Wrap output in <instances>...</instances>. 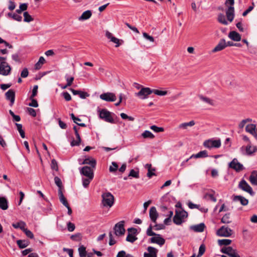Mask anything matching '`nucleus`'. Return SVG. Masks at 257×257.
<instances>
[{
	"label": "nucleus",
	"instance_id": "nucleus-41",
	"mask_svg": "<svg viewBox=\"0 0 257 257\" xmlns=\"http://www.w3.org/2000/svg\"><path fill=\"white\" fill-rule=\"evenodd\" d=\"M231 243V240L229 239H218V243L219 245H228Z\"/></svg>",
	"mask_w": 257,
	"mask_h": 257
},
{
	"label": "nucleus",
	"instance_id": "nucleus-35",
	"mask_svg": "<svg viewBox=\"0 0 257 257\" xmlns=\"http://www.w3.org/2000/svg\"><path fill=\"white\" fill-rule=\"evenodd\" d=\"M227 254L230 257H240L239 255L237 253L235 249H234L232 247L229 246L228 253Z\"/></svg>",
	"mask_w": 257,
	"mask_h": 257
},
{
	"label": "nucleus",
	"instance_id": "nucleus-23",
	"mask_svg": "<svg viewBox=\"0 0 257 257\" xmlns=\"http://www.w3.org/2000/svg\"><path fill=\"white\" fill-rule=\"evenodd\" d=\"M205 227V225L204 223H201L198 224L191 226L190 228L195 232H201L204 231Z\"/></svg>",
	"mask_w": 257,
	"mask_h": 257
},
{
	"label": "nucleus",
	"instance_id": "nucleus-39",
	"mask_svg": "<svg viewBox=\"0 0 257 257\" xmlns=\"http://www.w3.org/2000/svg\"><path fill=\"white\" fill-rule=\"evenodd\" d=\"M45 61V60L44 58L41 56L39 58L38 62L35 65V69L37 70L40 69L41 68L42 65L44 63Z\"/></svg>",
	"mask_w": 257,
	"mask_h": 257
},
{
	"label": "nucleus",
	"instance_id": "nucleus-58",
	"mask_svg": "<svg viewBox=\"0 0 257 257\" xmlns=\"http://www.w3.org/2000/svg\"><path fill=\"white\" fill-rule=\"evenodd\" d=\"M75 228V226L74 224H73L70 222H68L67 229L69 231L72 232L74 230Z\"/></svg>",
	"mask_w": 257,
	"mask_h": 257
},
{
	"label": "nucleus",
	"instance_id": "nucleus-59",
	"mask_svg": "<svg viewBox=\"0 0 257 257\" xmlns=\"http://www.w3.org/2000/svg\"><path fill=\"white\" fill-rule=\"evenodd\" d=\"M143 35L145 38H146L147 40H149V41H150L151 42H154V38L152 36L148 35L147 33H145V32L143 33Z\"/></svg>",
	"mask_w": 257,
	"mask_h": 257
},
{
	"label": "nucleus",
	"instance_id": "nucleus-37",
	"mask_svg": "<svg viewBox=\"0 0 257 257\" xmlns=\"http://www.w3.org/2000/svg\"><path fill=\"white\" fill-rule=\"evenodd\" d=\"M78 250L79 256L80 257H85L87 255V252L86 250V247L85 246H84L83 245L80 246L78 248Z\"/></svg>",
	"mask_w": 257,
	"mask_h": 257
},
{
	"label": "nucleus",
	"instance_id": "nucleus-3",
	"mask_svg": "<svg viewBox=\"0 0 257 257\" xmlns=\"http://www.w3.org/2000/svg\"><path fill=\"white\" fill-rule=\"evenodd\" d=\"M188 216V213L184 210H176L175 214L173 218V222L176 225H181L185 221Z\"/></svg>",
	"mask_w": 257,
	"mask_h": 257
},
{
	"label": "nucleus",
	"instance_id": "nucleus-21",
	"mask_svg": "<svg viewBox=\"0 0 257 257\" xmlns=\"http://www.w3.org/2000/svg\"><path fill=\"white\" fill-rule=\"evenodd\" d=\"M226 15L228 21L231 22L234 17V9L233 7L230 6L226 11Z\"/></svg>",
	"mask_w": 257,
	"mask_h": 257
},
{
	"label": "nucleus",
	"instance_id": "nucleus-53",
	"mask_svg": "<svg viewBox=\"0 0 257 257\" xmlns=\"http://www.w3.org/2000/svg\"><path fill=\"white\" fill-rule=\"evenodd\" d=\"M65 78L67 81V86H71L74 80V77H69L68 75L67 74L65 75Z\"/></svg>",
	"mask_w": 257,
	"mask_h": 257
},
{
	"label": "nucleus",
	"instance_id": "nucleus-40",
	"mask_svg": "<svg viewBox=\"0 0 257 257\" xmlns=\"http://www.w3.org/2000/svg\"><path fill=\"white\" fill-rule=\"evenodd\" d=\"M221 222L223 223H229L231 222L230 218V213L225 214L221 218Z\"/></svg>",
	"mask_w": 257,
	"mask_h": 257
},
{
	"label": "nucleus",
	"instance_id": "nucleus-43",
	"mask_svg": "<svg viewBox=\"0 0 257 257\" xmlns=\"http://www.w3.org/2000/svg\"><path fill=\"white\" fill-rule=\"evenodd\" d=\"M24 15V21L25 22H30L33 21V19L31 15L28 13V12H25L23 14Z\"/></svg>",
	"mask_w": 257,
	"mask_h": 257
},
{
	"label": "nucleus",
	"instance_id": "nucleus-22",
	"mask_svg": "<svg viewBox=\"0 0 257 257\" xmlns=\"http://www.w3.org/2000/svg\"><path fill=\"white\" fill-rule=\"evenodd\" d=\"M246 132L250 133L254 137H256V125L254 124H248L245 127Z\"/></svg>",
	"mask_w": 257,
	"mask_h": 257
},
{
	"label": "nucleus",
	"instance_id": "nucleus-47",
	"mask_svg": "<svg viewBox=\"0 0 257 257\" xmlns=\"http://www.w3.org/2000/svg\"><path fill=\"white\" fill-rule=\"evenodd\" d=\"M252 121V119L250 118H246L245 119H243L239 124L238 127L240 128H243L245 125V124L247 122H251Z\"/></svg>",
	"mask_w": 257,
	"mask_h": 257
},
{
	"label": "nucleus",
	"instance_id": "nucleus-44",
	"mask_svg": "<svg viewBox=\"0 0 257 257\" xmlns=\"http://www.w3.org/2000/svg\"><path fill=\"white\" fill-rule=\"evenodd\" d=\"M54 182L56 185L58 187V190H62L63 188L62 183L61 179L57 176L55 177Z\"/></svg>",
	"mask_w": 257,
	"mask_h": 257
},
{
	"label": "nucleus",
	"instance_id": "nucleus-32",
	"mask_svg": "<svg viewBox=\"0 0 257 257\" xmlns=\"http://www.w3.org/2000/svg\"><path fill=\"white\" fill-rule=\"evenodd\" d=\"M0 208L3 210H6L8 208V202L5 197H0Z\"/></svg>",
	"mask_w": 257,
	"mask_h": 257
},
{
	"label": "nucleus",
	"instance_id": "nucleus-27",
	"mask_svg": "<svg viewBox=\"0 0 257 257\" xmlns=\"http://www.w3.org/2000/svg\"><path fill=\"white\" fill-rule=\"evenodd\" d=\"M249 180L252 185L257 186V171H254L251 173Z\"/></svg>",
	"mask_w": 257,
	"mask_h": 257
},
{
	"label": "nucleus",
	"instance_id": "nucleus-31",
	"mask_svg": "<svg viewBox=\"0 0 257 257\" xmlns=\"http://www.w3.org/2000/svg\"><path fill=\"white\" fill-rule=\"evenodd\" d=\"M13 227L15 228H20L22 230H24L25 229L26 224L24 221H20L19 222L13 223Z\"/></svg>",
	"mask_w": 257,
	"mask_h": 257
},
{
	"label": "nucleus",
	"instance_id": "nucleus-52",
	"mask_svg": "<svg viewBox=\"0 0 257 257\" xmlns=\"http://www.w3.org/2000/svg\"><path fill=\"white\" fill-rule=\"evenodd\" d=\"M151 129L153 130L154 132L159 133V132H162L164 131V128L161 127H158L156 125H152L150 127Z\"/></svg>",
	"mask_w": 257,
	"mask_h": 257
},
{
	"label": "nucleus",
	"instance_id": "nucleus-17",
	"mask_svg": "<svg viewBox=\"0 0 257 257\" xmlns=\"http://www.w3.org/2000/svg\"><path fill=\"white\" fill-rule=\"evenodd\" d=\"M148 252H145L144 257H157L158 249L152 246H149L147 248Z\"/></svg>",
	"mask_w": 257,
	"mask_h": 257
},
{
	"label": "nucleus",
	"instance_id": "nucleus-7",
	"mask_svg": "<svg viewBox=\"0 0 257 257\" xmlns=\"http://www.w3.org/2000/svg\"><path fill=\"white\" fill-rule=\"evenodd\" d=\"M238 187V188L245 192L248 193L251 196H253L254 194V192L253 191L251 187L244 179H242L239 182Z\"/></svg>",
	"mask_w": 257,
	"mask_h": 257
},
{
	"label": "nucleus",
	"instance_id": "nucleus-34",
	"mask_svg": "<svg viewBox=\"0 0 257 257\" xmlns=\"http://www.w3.org/2000/svg\"><path fill=\"white\" fill-rule=\"evenodd\" d=\"M199 97L202 101L209 104V105L211 106L215 105L214 101L212 99L208 97L203 96V95H199Z\"/></svg>",
	"mask_w": 257,
	"mask_h": 257
},
{
	"label": "nucleus",
	"instance_id": "nucleus-60",
	"mask_svg": "<svg viewBox=\"0 0 257 257\" xmlns=\"http://www.w3.org/2000/svg\"><path fill=\"white\" fill-rule=\"evenodd\" d=\"M38 88V85H35L33 87V89L32 90V94L30 97V99H32V98H34L35 96H36L37 95Z\"/></svg>",
	"mask_w": 257,
	"mask_h": 257
},
{
	"label": "nucleus",
	"instance_id": "nucleus-42",
	"mask_svg": "<svg viewBox=\"0 0 257 257\" xmlns=\"http://www.w3.org/2000/svg\"><path fill=\"white\" fill-rule=\"evenodd\" d=\"M142 136L144 138L153 139L155 136L149 131H145L142 134Z\"/></svg>",
	"mask_w": 257,
	"mask_h": 257
},
{
	"label": "nucleus",
	"instance_id": "nucleus-50",
	"mask_svg": "<svg viewBox=\"0 0 257 257\" xmlns=\"http://www.w3.org/2000/svg\"><path fill=\"white\" fill-rule=\"evenodd\" d=\"M205 246L204 244H202L199 247V252H198V254L197 256L198 257H200L201 256H202L203 254V253L205 252Z\"/></svg>",
	"mask_w": 257,
	"mask_h": 257
},
{
	"label": "nucleus",
	"instance_id": "nucleus-24",
	"mask_svg": "<svg viewBox=\"0 0 257 257\" xmlns=\"http://www.w3.org/2000/svg\"><path fill=\"white\" fill-rule=\"evenodd\" d=\"M233 200L234 201H239L241 205L245 206L247 205L248 201L247 199L242 196H235L233 197Z\"/></svg>",
	"mask_w": 257,
	"mask_h": 257
},
{
	"label": "nucleus",
	"instance_id": "nucleus-28",
	"mask_svg": "<svg viewBox=\"0 0 257 257\" xmlns=\"http://www.w3.org/2000/svg\"><path fill=\"white\" fill-rule=\"evenodd\" d=\"M92 15V13L91 11L87 10L85 12H84L81 16L79 18V21H84L88 19H89Z\"/></svg>",
	"mask_w": 257,
	"mask_h": 257
},
{
	"label": "nucleus",
	"instance_id": "nucleus-18",
	"mask_svg": "<svg viewBox=\"0 0 257 257\" xmlns=\"http://www.w3.org/2000/svg\"><path fill=\"white\" fill-rule=\"evenodd\" d=\"M149 215L151 220L156 223L159 214L155 207L153 206L151 207L149 211Z\"/></svg>",
	"mask_w": 257,
	"mask_h": 257
},
{
	"label": "nucleus",
	"instance_id": "nucleus-10",
	"mask_svg": "<svg viewBox=\"0 0 257 257\" xmlns=\"http://www.w3.org/2000/svg\"><path fill=\"white\" fill-rule=\"evenodd\" d=\"M228 166L236 172H240L244 169L243 165L240 163L236 158H234L232 161L229 163Z\"/></svg>",
	"mask_w": 257,
	"mask_h": 257
},
{
	"label": "nucleus",
	"instance_id": "nucleus-56",
	"mask_svg": "<svg viewBox=\"0 0 257 257\" xmlns=\"http://www.w3.org/2000/svg\"><path fill=\"white\" fill-rule=\"evenodd\" d=\"M62 95L63 96L64 99L68 101L71 100V96L68 92H63L62 93Z\"/></svg>",
	"mask_w": 257,
	"mask_h": 257
},
{
	"label": "nucleus",
	"instance_id": "nucleus-11",
	"mask_svg": "<svg viewBox=\"0 0 257 257\" xmlns=\"http://www.w3.org/2000/svg\"><path fill=\"white\" fill-rule=\"evenodd\" d=\"M152 93V89L149 87H143L140 91L136 93V95L142 99H146L148 96Z\"/></svg>",
	"mask_w": 257,
	"mask_h": 257
},
{
	"label": "nucleus",
	"instance_id": "nucleus-2",
	"mask_svg": "<svg viewBox=\"0 0 257 257\" xmlns=\"http://www.w3.org/2000/svg\"><path fill=\"white\" fill-rule=\"evenodd\" d=\"M101 204L104 207H111L114 202V198L113 195L110 192H104L101 195Z\"/></svg>",
	"mask_w": 257,
	"mask_h": 257
},
{
	"label": "nucleus",
	"instance_id": "nucleus-51",
	"mask_svg": "<svg viewBox=\"0 0 257 257\" xmlns=\"http://www.w3.org/2000/svg\"><path fill=\"white\" fill-rule=\"evenodd\" d=\"M153 229V226L152 224H150L149 227L148 228L147 230V235L148 236H154L156 235V233L152 231Z\"/></svg>",
	"mask_w": 257,
	"mask_h": 257
},
{
	"label": "nucleus",
	"instance_id": "nucleus-61",
	"mask_svg": "<svg viewBox=\"0 0 257 257\" xmlns=\"http://www.w3.org/2000/svg\"><path fill=\"white\" fill-rule=\"evenodd\" d=\"M31 100V102L29 104V105L30 106L37 107L38 106V103L36 99L32 98L30 99Z\"/></svg>",
	"mask_w": 257,
	"mask_h": 257
},
{
	"label": "nucleus",
	"instance_id": "nucleus-12",
	"mask_svg": "<svg viewBox=\"0 0 257 257\" xmlns=\"http://www.w3.org/2000/svg\"><path fill=\"white\" fill-rule=\"evenodd\" d=\"M11 71V66L6 62H1L0 64V74L4 76L9 75Z\"/></svg>",
	"mask_w": 257,
	"mask_h": 257
},
{
	"label": "nucleus",
	"instance_id": "nucleus-33",
	"mask_svg": "<svg viewBox=\"0 0 257 257\" xmlns=\"http://www.w3.org/2000/svg\"><path fill=\"white\" fill-rule=\"evenodd\" d=\"M17 243L20 248H24L29 245L30 242L27 240H18Z\"/></svg>",
	"mask_w": 257,
	"mask_h": 257
},
{
	"label": "nucleus",
	"instance_id": "nucleus-15",
	"mask_svg": "<svg viewBox=\"0 0 257 257\" xmlns=\"http://www.w3.org/2000/svg\"><path fill=\"white\" fill-rule=\"evenodd\" d=\"M6 98L10 101V105L12 106L15 100V92L13 89H9L5 94Z\"/></svg>",
	"mask_w": 257,
	"mask_h": 257
},
{
	"label": "nucleus",
	"instance_id": "nucleus-30",
	"mask_svg": "<svg viewBox=\"0 0 257 257\" xmlns=\"http://www.w3.org/2000/svg\"><path fill=\"white\" fill-rule=\"evenodd\" d=\"M195 124V121L194 120H191L188 122H184L179 124L178 126L179 128L186 130L187 129L188 126H192L194 125Z\"/></svg>",
	"mask_w": 257,
	"mask_h": 257
},
{
	"label": "nucleus",
	"instance_id": "nucleus-8",
	"mask_svg": "<svg viewBox=\"0 0 257 257\" xmlns=\"http://www.w3.org/2000/svg\"><path fill=\"white\" fill-rule=\"evenodd\" d=\"M128 234L126 238V240L131 243L134 242L138 239L136 236L137 234V229L135 228L131 227L127 229Z\"/></svg>",
	"mask_w": 257,
	"mask_h": 257
},
{
	"label": "nucleus",
	"instance_id": "nucleus-64",
	"mask_svg": "<svg viewBox=\"0 0 257 257\" xmlns=\"http://www.w3.org/2000/svg\"><path fill=\"white\" fill-rule=\"evenodd\" d=\"M29 72L27 68H24L21 72V76L23 78H26L28 76Z\"/></svg>",
	"mask_w": 257,
	"mask_h": 257
},
{
	"label": "nucleus",
	"instance_id": "nucleus-63",
	"mask_svg": "<svg viewBox=\"0 0 257 257\" xmlns=\"http://www.w3.org/2000/svg\"><path fill=\"white\" fill-rule=\"evenodd\" d=\"M64 251H66L68 253L70 257H73V250L72 249L63 248Z\"/></svg>",
	"mask_w": 257,
	"mask_h": 257
},
{
	"label": "nucleus",
	"instance_id": "nucleus-20",
	"mask_svg": "<svg viewBox=\"0 0 257 257\" xmlns=\"http://www.w3.org/2000/svg\"><path fill=\"white\" fill-rule=\"evenodd\" d=\"M80 164L89 165L91 168L95 169L96 165V161L95 159L92 157H88L85 158L81 163H80Z\"/></svg>",
	"mask_w": 257,
	"mask_h": 257
},
{
	"label": "nucleus",
	"instance_id": "nucleus-16",
	"mask_svg": "<svg viewBox=\"0 0 257 257\" xmlns=\"http://www.w3.org/2000/svg\"><path fill=\"white\" fill-rule=\"evenodd\" d=\"M154 236L151 237L150 239L151 242L152 243H157L160 245V246H162L165 243V239L163 238H162L160 234H156V235Z\"/></svg>",
	"mask_w": 257,
	"mask_h": 257
},
{
	"label": "nucleus",
	"instance_id": "nucleus-6",
	"mask_svg": "<svg viewBox=\"0 0 257 257\" xmlns=\"http://www.w3.org/2000/svg\"><path fill=\"white\" fill-rule=\"evenodd\" d=\"M232 230L226 226H222L216 232V234L219 236L230 237L232 234Z\"/></svg>",
	"mask_w": 257,
	"mask_h": 257
},
{
	"label": "nucleus",
	"instance_id": "nucleus-5",
	"mask_svg": "<svg viewBox=\"0 0 257 257\" xmlns=\"http://www.w3.org/2000/svg\"><path fill=\"white\" fill-rule=\"evenodd\" d=\"M99 117L105 121L113 123L114 119L111 115L110 112L105 109H103L102 110H99Z\"/></svg>",
	"mask_w": 257,
	"mask_h": 257
},
{
	"label": "nucleus",
	"instance_id": "nucleus-46",
	"mask_svg": "<svg viewBox=\"0 0 257 257\" xmlns=\"http://www.w3.org/2000/svg\"><path fill=\"white\" fill-rule=\"evenodd\" d=\"M152 93H154L155 94L158 95L164 96L167 94V91L160 90L158 89H152Z\"/></svg>",
	"mask_w": 257,
	"mask_h": 257
},
{
	"label": "nucleus",
	"instance_id": "nucleus-36",
	"mask_svg": "<svg viewBox=\"0 0 257 257\" xmlns=\"http://www.w3.org/2000/svg\"><path fill=\"white\" fill-rule=\"evenodd\" d=\"M8 16L10 18H12L14 20H16L18 22H21L22 20V16H20L19 15L17 14H12L11 13H9L8 14Z\"/></svg>",
	"mask_w": 257,
	"mask_h": 257
},
{
	"label": "nucleus",
	"instance_id": "nucleus-54",
	"mask_svg": "<svg viewBox=\"0 0 257 257\" xmlns=\"http://www.w3.org/2000/svg\"><path fill=\"white\" fill-rule=\"evenodd\" d=\"M51 168L52 169L55 171H57L58 170L57 163L55 159H53L51 161Z\"/></svg>",
	"mask_w": 257,
	"mask_h": 257
},
{
	"label": "nucleus",
	"instance_id": "nucleus-48",
	"mask_svg": "<svg viewBox=\"0 0 257 257\" xmlns=\"http://www.w3.org/2000/svg\"><path fill=\"white\" fill-rule=\"evenodd\" d=\"M111 165H112L109 167V171L110 172H114L117 170L118 166L117 163L114 162H112Z\"/></svg>",
	"mask_w": 257,
	"mask_h": 257
},
{
	"label": "nucleus",
	"instance_id": "nucleus-1",
	"mask_svg": "<svg viewBox=\"0 0 257 257\" xmlns=\"http://www.w3.org/2000/svg\"><path fill=\"white\" fill-rule=\"evenodd\" d=\"M93 169L88 166H84L79 168L80 174L86 177L82 178V185L85 188L88 187L90 182L94 178Z\"/></svg>",
	"mask_w": 257,
	"mask_h": 257
},
{
	"label": "nucleus",
	"instance_id": "nucleus-45",
	"mask_svg": "<svg viewBox=\"0 0 257 257\" xmlns=\"http://www.w3.org/2000/svg\"><path fill=\"white\" fill-rule=\"evenodd\" d=\"M70 238L73 241H78L81 240L82 235L80 233H77L72 235L70 236Z\"/></svg>",
	"mask_w": 257,
	"mask_h": 257
},
{
	"label": "nucleus",
	"instance_id": "nucleus-62",
	"mask_svg": "<svg viewBox=\"0 0 257 257\" xmlns=\"http://www.w3.org/2000/svg\"><path fill=\"white\" fill-rule=\"evenodd\" d=\"M254 4H252V6H249L246 10H245L243 13L242 16L243 17L246 16L250 12H251L253 9Z\"/></svg>",
	"mask_w": 257,
	"mask_h": 257
},
{
	"label": "nucleus",
	"instance_id": "nucleus-26",
	"mask_svg": "<svg viewBox=\"0 0 257 257\" xmlns=\"http://www.w3.org/2000/svg\"><path fill=\"white\" fill-rule=\"evenodd\" d=\"M208 156L207 152L206 150L201 151L196 154H193L190 157V159L194 158H206Z\"/></svg>",
	"mask_w": 257,
	"mask_h": 257
},
{
	"label": "nucleus",
	"instance_id": "nucleus-13",
	"mask_svg": "<svg viewBox=\"0 0 257 257\" xmlns=\"http://www.w3.org/2000/svg\"><path fill=\"white\" fill-rule=\"evenodd\" d=\"M100 98L102 100L108 102H113L116 99L115 95L111 92L102 93L100 95Z\"/></svg>",
	"mask_w": 257,
	"mask_h": 257
},
{
	"label": "nucleus",
	"instance_id": "nucleus-55",
	"mask_svg": "<svg viewBox=\"0 0 257 257\" xmlns=\"http://www.w3.org/2000/svg\"><path fill=\"white\" fill-rule=\"evenodd\" d=\"M23 232H25V234L27 235V237L32 239L34 238V234L32 233L31 231L28 229L27 228H26L23 230Z\"/></svg>",
	"mask_w": 257,
	"mask_h": 257
},
{
	"label": "nucleus",
	"instance_id": "nucleus-38",
	"mask_svg": "<svg viewBox=\"0 0 257 257\" xmlns=\"http://www.w3.org/2000/svg\"><path fill=\"white\" fill-rule=\"evenodd\" d=\"M218 21L224 25H227L228 22L225 19L224 15L222 14H219L217 18Z\"/></svg>",
	"mask_w": 257,
	"mask_h": 257
},
{
	"label": "nucleus",
	"instance_id": "nucleus-9",
	"mask_svg": "<svg viewBox=\"0 0 257 257\" xmlns=\"http://www.w3.org/2000/svg\"><path fill=\"white\" fill-rule=\"evenodd\" d=\"M124 221H120L117 223L113 228L114 233L116 236H121L124 234L125 229L124 228Z\"/></svg>",
	"mask_w": 257,
	"mask_h": 257
},
{
	"label": "nucleus",
	"instance_id": "nucleus-19",
	"mask_svg": "<svg viewBox=\"0 0 257 257\" xmlns=\"http://www.w3.org/2000/svg\"><path fill=\"white\" fill-rule=\"evenodd\" d=\"M227 47V43L224 39H221L217 46L212 50V52H216L223 50Z\"/></svg>",
	"mask_w": 257,
	"mask_h": 257
},
{
	"label": "nucleus",
	"instance_id": "nucleus-25",
	"mask_svg": "<svg viewBox=\"0 0 257 257\" xmlns=\"http://www.w3.org/2000/svg\"><path fill=\"white\" fill-rule=\"evenodd\" d=\"M228 37L232 40L234 41H239L241 40L240 35L235 31H231L229 33Z\"/></svg>",
	"mask_w": 257,
	"mask_h": 257
},
{
	"label": "nucleus",
	"instance_id": "nucleus-14",
	"mask_svg": "<svg viewBox=\"0 0 257 257\" xmlns=\"http://www.w3.org/2000/svg\"><path fill=\"white\" fill-rule=\"evenodd\" d=\"M241 150L243 151L245 150V154L248 156L252 155L257 151V148L255 146H251L250 142L245 147H242Z\"/></svg>",
	"mask_w": 257,
	"mask_h": 257
},
{
	"label": "nucleus",
	"instance_id": "nucleus-57",
	"mask_svg": "<svg viewBox=\"0 0 257 257\" xmlns=\"http://www.w3.org/2000/svg\"><path fill=\"white\" fill-rule=\"evenodd\" d=\"M27 109L30 115L33 117H35L36 116L37 113L36 110L34 109L31 107H28Z\"/></svg>",
	"mask_w": 257,
	"mask_h": 257
},
{
	"label": "nucleus",
	"instance_id": "nucleus-29",
	"mask_svg": "<svg viewBox=\"0 0 257 257\" xmlns=\"http://www.w3.org/2000/svg\"><path fill=\"white\" fill-rule=\"evenodd\" d=\"M58 196L60 201L66 207L69 205L67 199L63 194L62 190H58Z\"/></svg>",
	"mask_w": 257,
	"mask_h": 257
},
{
	"label": "nucleus",
	"instance_id": "nucleus-49",
	"mask_svg": "<svg viewBox=\"0 0 257 257\" xmlns=\"http://www.w3.org/2000/svg\"><path fill=\"white\" fill-rule=\"evenodd\" d=\"M128 176L133 177L135 178H139V171H136L134 170V169H132L130 172Z\"/></svg>",
	"mask_w": 257,
	"mask_h": 257
},
{
	"label": "nucleus",
	"instance_id": "nucleus-4",
	"mask_svg": "<svg viewBox=\"0 0 257 257\" xmlns=\"http://www.w3.org/2000/svg\"><path fill=\"white\" fill-rule=\"evenodd\" d=\"M203 146L209 150L213 148H219L221 145V142L220 139L214 140L213 139L205 140L203 142Z\"/></svg>",
	"mask_w": 257,
	"mask_h": 257
}]
</instances>
